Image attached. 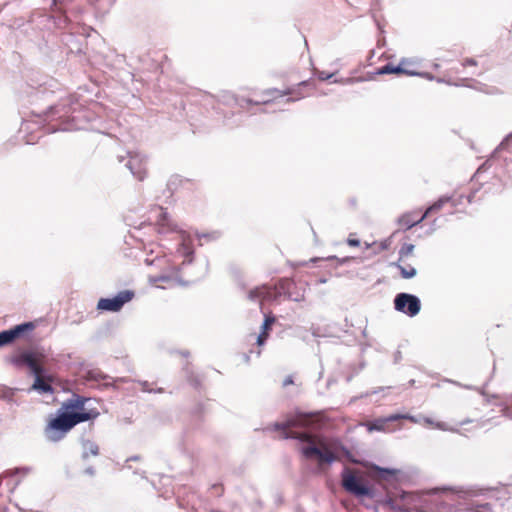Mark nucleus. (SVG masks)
I'll return each instance as SVG.
<instances>
[{"instance_id":"obj_1","label":"nucleus","mask_w":512,"mask_h":512,"mask_svg":"<svg viewBox=\"0 0 512 512\" xmlns=\"http://www.w3.org/2000/svg\"><path fill=\"white\" fill-rule=\"evenodd\" d=\"M318 420L316 414L301 413L288 419L284 423L273 424V429L279 432L280 439H298L307 443L308 445L301 448V453L307 460L316 459L319 467H322L324 464L339 461V452H343L351 462L359 463L356 459L351 457L349 450L338 440H328L309 432H297L292 430L294 427H314Z\"/></svg>"},{"instance_id":"obj_2","label":"nucleus","mask_w":512,"mask_h":512,"mask_svg":"<svg viewBox=\"0 0 512 512\" xmlns=\"http://www.w3.org/2000/svg\"><path fill=\"white\" fill-rule=\"evenodd\" d=\"M96 419V412L70 413L64 411L50 418L44 428L45 437L52 442L62 440L77 424Z\"/></svg>"},{"instance_id":"obj_3","label":"nucleus","mask_w":512,"mask_h":512,"mask_svg":"<svg viewBox=\"0 0 512 512\" xmlns=\"http://www.w3.org/2000/svg\"><path fill=\"white\" fill-rule=\"evenodd\" d=\"M310 83L308 81H302L298 85V89H289L287 91H280L277 89H267L260 94H255L253 97H240L237 99L240 106H243L244 103L250 105H263L268 104L284 95H295L292 99L299 100L308 96V93H302V89L309 86Z\"/></svg>"},{"instance_id":"obj_4","label":"nucleus","mask_w":512,"mask_h":512,"mask_svg":"<svg viewBox=\"0 0 512 512\" xmlns=\"http://www.w3.org/2000/svg\"><path fill=\"white\" fill-rule=\"evenodd\" d=\"M341 485L346 492L356 497H371L373 495L372 489L364 479V472L356 468L347 466L343 468L341 472Z\"/></svg>"},{"instance_id":"obj_5","label":"nucleus","mask_w":512,"mask_h":512,"mask_svg":"<svg viewBox=\"0 0 512 512\" xmlns=\"http://www.w3.org/2000/svg\"><path fill=\"white\" fill-rule=\"evenodd\" d=\"M45 354L40 351H23L10 357L9 361L18 368L28 367L33 375L44 372Z\"/></svg>"},{"instance_id":"obj_6","label":"nucleus","mask_w":512,"mask_h":512,"mask_svg":"<svg viewBox=\"0 0 512 512\" xmlns=\"http://www.w3.org/2000/svg\"><path fill=\"white\" fill-rule=\"evenodd\" d=\"M36 328L35 322H25L18 324L8 330H4L0 332V347L12 344L16 340L30 339L31 334Z\"/></svg>"},{"instance_id":"obj_7","label":"nucleus","mask_w":512,"mask_h":512,"mask_svg":"<svg viewBox=\"0 0 512 512\" xmlns=\"http://www.w3.org/2000/svg\"><path fill=\"white\" fill-rule=\"evenodd\" d=\"M394 306L397 311L410 317L416 316L421 309L420 300L416 296L407 293L398 294L395 297Z\"/></svg>"},{"instance_id":"obj_8","label":"nucleus","mask_w":512,"mask_h":512,"mask_svg":"<svg viewBox=\"0 0 512 512\" xmlns=\"http://www.w3.org/2000/svg\"><path fill=\"white\" fill-rule=\"evenodd\" d=\"M134 297V292L130 290L120 291L113 298H101L97 303V309L103 311H119L123 305L131 301Z\"/></svg>"},{"instance_id":"obj_9","label":"nucleus","mask_w":512,"mask_h":512,"mask_svg":"<svg viewBox=\"0 0 512 512\" xmlns=\"http://www.w3.org/2000/svg\"><path fill=\"white\" fill-rule=\"evenodd\" d=\"M277 289H279L280 294L293 301L300 302L305 299V286L303 284L298 286L292 279H280L277 283Z\"/></svg>"},{"instance_id":"obj_10","label":"nucleus","mask_w":512,"mask_h":512,"mask_svg":"<svg viewBox=\"0 0 512 512\" xmlns=\"http://www.w3.org/2000/svg\"><path fill=\"white\" fill-rule=\"evenodd\" d=\"M402 419H406V420H409V421H411L413 423H417V419L414 416H411L409 414H393V415H390V416H388L386 418H379V419L374 420L370 424L369 430H377V431H382V432H392L396 428H391L389 426V423L390 422H394V421H399V420H402Z\"/></svg>"},{"instance_id":"obj_11","label":"nucleus","mask_w":512,"mask_h":512,"mask_svg":"<svg viewBox=\"0 0 512 512\" xmlns=\"http://www.w3.org/2000/svg\"><path fill=\"white\" fill-rule=\"evenodd\" d=\"M150 217L154 221L158 233H167L175 230V225L170 221L168 213L162 207H155L151 210Z\"/></svg>"},{"instance_id":"obj_12","label":"nucleus","mask_w":512,"mask_h":512,"mask_svg":"<svg viewBox=\"0 0 512 512\" xmlns=\"http://www.w3.org/2000/svg\"><path fill=\"white\" fill-rule=\"evenodd\" d=\"M89 401L88 398L76 395L74 398L69 399L68 401L63 403V408L65 411L70 413H87L89 411L96 412V418L100 415V412L96 407L87 408L85 405Z\"/></svg>"},{"instance_id":"obj_13","label":"nucleus","mask_w":512,"mask_h":512,"mask_svg":"<svg viewBox=\"0 0 512 512\" xmlns=\"http://www.w3.org/2000/svg\"><path fill=\"white\" fill-rule=\"evenodd\" d=\"M43 373L44 372H40L34 375L35 378L32 389L40 393H52L53 387L51 386V382L53 381V377L51 375L45 376Z\"/></svg>"},{"instance_id":"obj_14","label":"nucleus","mask_w":512,"mask_h":512,"mask_svg":"<svg viewBox=\"0 0 512 512\" xmlns=\"http://www.w3.org/2000/svg\"><path fill=\"white\" fill-rule=\"evenodd\" d=\"M265 319L261 327V333L257 337V344L262 346L269 337L270 330L276 322V317L272 313L264 314Z\"/></svg>"},{"instance_id":"obj_15","label":"nucleus","mask_w":512,"mask_h":512,"mask_svg":"<svg viewBox=\"0 0 512 512\" xmlns=\"http://www.w3.org/2000/svg\"><path fill=\"white\" fill-rule=\"evenodd\" d=\"M129 168L133 175L139 180L143 181L147 176V169L142 166V162L138 158H132L128 162Z\"/></svg>"},{"instance_id":"obj_16","label":"nucleus","mask_w":512,"mask_h":512,"mask_svg":"<svg viewBox=\"0 0 512 512\" xmlns=\"http://www.w3.org/2000/svg\"><path fill=\"white\" fill-rule=\"evenodd\" d=\"M452 202L450 197L444 196L439 198L435 203H433L430 207L426 209L424 214L421 216V219H425L432 214L438 213L445 204Z\"/></svg>"},{"instance_id":"obj_17","label":"nucleus","mask_w":512,"mask_h":512,"mask_svg":"<svg viewBox=\"0 0 512 512\" xmlns=\"http://www.w3.org/2000/svg\"><path fill=\"white\" fill-rule=\"evenodd\" d=\"M267 285H261L257 286L248 292V299L251 301H259L260 303V309H263V303H264V296L267 294Z\"/></svg>"},{"instance_id":"obj_18","label":"nucleus","mask_w":512,"mask_h":512,"mask_svg":"<svg viewBox=\"0 0 512 512\" xmlns=\"http://www.w3.org/2000/svg\"><path fill=\"white\" fill-rule=\"evenodd\" d=\"M399 68H401V74L405 75H416L417 74V63L410 59H402L399 62Z\"/></svg>"},{"instance_id":"obj_19","label":"nucleus","mask_w":512,"mask_h":512,"mask_svg":"<svg viewBox=\"0 0 512 512\" xmlns=\"http://www.w3.org/2000/svg\"><path fill=\"white\" fill-rule=\"evenodd\" d=\"M396 266L400 270L401 276L404 279H410L416 275V269L413 266L406 264V261H404V263H400L398 261Z\"/></svg>"},{"instance_id":"obj_20","label":"nucleus","mask_w":512,"mask_h":512,"mask_svg":"<svg viewBox=\"0 0 512 512\" xmlns=\"http://www.w3.org/2000/svg\"><path fill=\"white\" fill-rule=\"evenodd\" d=\"M423 220L424 219H421V217L418 218V219H414V218H412L411 214H407V215H403L399 219V224H400L401 227H405L407 229H410L411 227L415 226L416 224L420 223Z\"/></svg>"},{"instance_id":"obj_21","label":"nucleus","mask_w":512,"mask_h":512,"mask_svg":"<svg viewBox=\"0 0 512 512\" xmlns=\"http://www.w3.org/2000/svg\"><path fill=\"white\" fill-rule=\"evenodd\" d=\"M413 251H414V245L413 244H404L401 247L400 251H399V259H398V261L400 263H404V261H406V259L409 256L413 255Z\"/></svg>"},{"instance_id":"obj_22","label":"nucleus","mask_w":512,"mask_h":512,"mask_svg":"<svg viewBox=\"0 0 512 512\" xmlns=\"http://www.w3.org/2000/svg\"><path fill=\"white\" fill-rule=\"evenodd\" d=\"M267 294H265L264 296V302L267 301V302H271V301H276L282 294L279 293V289H277V284L272 287V286H269L267 285Z\"/></svg>"},{"instance_id":"obj_23","label":"nucleus","mask_w":512,"mask_h":512,"mask_svg":"<svg viewBox=\"0 0 512 512\" xmlns=\"http://www.w3.org/2000/svg\"><path fill=\"white\" fill-rule=\"evenodd\" d=\"M378 74H401V68H399V65H393L391 63L386 64L385 66L381 67L378 72Z\"/></svg>"},{"instance_id":"obj_24","label":"nucleus","mask_w":512,"mask_h":512,"mask_svg":"<svg viewBox=\"0 0 512 512\" xmlns=\"http://www.w3.org/2000/svg\"><path fill=\"white\" fill-rule=\"evenodd\" d=\"M151 281L156 287H163L161 283H169L171 278L168 276H158L151 278Z\"/></svg>"},{"instance_id":"obj_25","label":"nucleus","mask_w":512,"mask_h":512,"mask_svg":"<svg viewBox=\"0 0 512 512\" xmlns=\"http://www.w3.org/2000/svg\"><path fill=\"white\" fill-rule=\"evenodd\" d=\"M391 241L389 239L383 240L379 243L375 242L373 243V247L377 251H384L387 250L390 247Z\"/></svg>"},{"instance_id":"obj_26","label":"nucleus","mask_w":512,"mask_h":512,"mask_svg":"<svg viewBox=\"0 0 512 512\" xmlns=\"http://www.w3.org/2000/svg\"><path fill=\"white\" fill-rule=\"evenodd\" d=\"M347 244L351 247H358L360 245V241L356 238L355 234H350L347 239Z\"/></svg>"},{"instance_id":"obj_27","label":"nucleus","mask_w":512,"mask_h":512,"mask_svg":"<svg viewBox=\"0 0 512 512\" xmlns=\"http://www.w3.org/2000/svg\"><path fill=\"white\" fill-rule=\"evenodd\" d=\"M89 454L93 455V456H97L99 454V447L98 445L94 444V443H90L89 446H88V452Z\"/></svg>"},{"instance_id":"obj_28","label":"nucleus","mask_w":512,"mask_h":512,"mask_svg":"<svg viewBox=\"0 0 512 512\" xmlns=\"http://www.w3.org/2000/svg\"><path fill=\"white\" fill-rule=\"evenodd\" d=\"M376 470L378 472H380L381 474H388V475H395L396 474V470H393V469H385V468H379V467H376Z\"/></svg>"},{"instance_id":"obj_29","label":"nucleus","mask_w":512,"mask_h":512,"mask_svg":"<svg viewBox=\"0 0 512 512\" xmlns=\"http://www.w3.org/2000/svg\"><path fill=\"white\" fill-rule=\"evenodd\" d=\"M468 65H470V66H476V65H477V62H476V60H475V59H473V58H467V59H465V60L462 62V66H463V67H466V66H468Z\"/></svg>"},{"instance_id":"obj_30","label":"nucleus","mask_w":512,"mask_h":512,"mask_svg":"<svg viewBox=\"0 0 512 512\" xmlns=\"http://www.w3.org/2000/svg\"><path fill=\"white\" fill-rule=\"evenodd\" d=\"M294 384L293 377L291 375L287 376L283 381V387H287L288 385Z\"/></svg>"},{"instance_id":"obj_31","label":"nucleus","mask_w":512,"mask_h":512,"mask_svg":"<svg viewBox=\"0 0 512 512\" xmlns=\"http://www.w3.org/2000/svg\"><path fill=\"white\" fill-rule=\"evenodd\" d=\"M332 75L330 74H326L325 72H320L319 73V79L320 80H327L331 77Z\"/></svg>"},{"instance_id":"obj_32","label":"nucleus","mask_w":512,"mask_h":512,"mask_svg":"<svg viewBox=\"0 0 512 512\" xmlns=\"http://www.w3.org/2000/svg\"><path fill=\"white\" fill-rule=\"evenodd\" d=\"M425 422L428 423V424H432V421L429 420V419H426Z\"/></svg>"}]
</instances>
